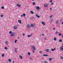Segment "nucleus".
<instances>
[{"label": "nucleus", "instance_id": "obj_1", "mask_svg": "<svg viewBox=\"0 0 63 63\" xmlns=\"http://www.w3.org/2000/svg\"><path fill=\"white\" fill-rule=\"evenodd\" d=\"M60 49L62 51H63V46H62L60 48Z\"/></svg>", "mask_w": 63, "mask_h": 63}, {"label": "nucleus", "instance_id": "obj_2", "mask_svg": "<svg viewBox=\"0 0 63 63\" xmlns=\"http://www.w3.org/2000/svg\"><path fill=\"white\" fill-rule=\"evenodd\" d=\"M15 33L14 32H12V33L10 35V36H13L15 35Z\"/></svg>", "mask_w": 63, "mask_h": 63}, {"label": "nucleus", "instance_id": "obj_3", "mask_svg": "<svg viewBox=\"0 0 63 63\" xmlns=\"http://www.w3.org/2000/svg\"><path fill=\"white\" fill-rule=\"evenodd\" d=\"M48 5V4H45L44 5V7H47Z\"/></svg>", "mask_w": 63, "mask_h": 63}, {"label": "nucleus", "instance_id": "obj_4", "mask_svg": "<svg viewBox=\"0 0 63 63\" xmlns=\"http://www.w3.org/2000/svg\"><path fill=\"white\" fill-rule=\"evenodd\" d=\"M35 9H40V7L39 6H37L35 7Z\"/></svg>", "mask_w": 63, "mask_h": 63}, {"label": "nucleus", "instance_id": "obj_5", "mask_svg": "<svg viewBox=\"0 0 63 63\" xmlns=\"http://www.w3.org/2000/svg\"><path fill=\"white\" fill-rule=\"evenodd\" d=\"M32 48L33 49V50H35V49L36 48H35V46H32Z\"/></svg>", "mask_w": 63, "mask_h": 63}, {"label": "nucleus", "instance_id": "obj_6", "mask_svg": "<svg viewBox=\"0 0 63 63\" xmlns=\"http://www.w3.org/2000/svg\"><path fill=\"white\" fill-rule=\"evenodd\" d=\"M59 22V21L58 20H57L55 21V23L56 24H57Z\"/></svg>", "mask_w": 63, "mask_h": 63}, {"label": "nucleus", "instance_id": "obj_7", "mask_svg": "<svg viewBox=\"0 0 63 63\" xmlns=\"http://www.w3.org/2000/svg\"><path fill=\"white\" fill-rule=\"evenodd\" d=\"M52 59H53V58H49V59L48 60H49V61H51V60H52Z\"/></svg>", "mask_w": 63, "mask_h": 63}, {"label": "nucleus", "instance_id": "obj_8", "mask_svg": "<svg viewBox=\"0 0 63 63\" xmlns=\"http://www.w3.org/2000/svg\"><path fill=\"white\" fill-rule=\"evenodd\" d=\"M5 44H6V45H8V44H9V42L8 41H5Z\"/></svg>", "mask_w": 63, "mask_h": 63}, {"label": "nucleus", "instance_id": "obj_9", "mask_svg": "<svg viewBox=\"0 0 63 63\" xmlns=\"http://www.w3.org/2000/svg\"><path fill=\"white\" fill-rule=\"evenodd\" d=\"M17 27L16 26H15L14 27V29H17Z\"/></svg>", "mask_w": 63, "mask_h": 63}, {"label": "nucleus", "instance_id": "obj_10", "mask_svg": "<svg viewBox=\"0 0 63 63\" xmlns=\"http://www.w3.org/2000/svg\"><path fill=\"white\" fill-rule=\"evenodd\" d=\"M18 22H19V23H20L21 24V21L20 20H18Z\"/></svg>", "mask_w": 63, "mask_h": 63}, {"label": "nucleus", "instance_id": "obj_11", "mask_svg": "<svg viewBox=\"0 0 63 63\" xmlns=\"http://www.w3.org/2000/svg\"><path fill=\"white\" fill-rule=\"evenodd\" d=\"M31 13L32 14H34V12H33L32 11H31Z\"/></svg>", "mask_w": 63, "mask_h": 63}, {"label": "nucleus", "instance_id": "obj_12", "mask_svg": "<svg viewBox=\"0 0 63 63\" xmlns=\"http://www.w3.org/2000/svg\"><path fill=\"white\" fill-rule=\"evenodd\" d=\"M42 24H43L44 25H45V22H42Z\"/></svg>", "mask_w": 63, "mask_h": 63}, {"label": "nucleus", "instance_id": "obj_13", "mask_svg": "<svg viewBox=\"0 0 63 63\" xmlns=\"http://www.w3.org/2000/svg\"><path fill=\"white\" fill-rule=\"evenodd\" d=\"M27 27L29 28H30V25L29 24L27 25Z\"/></svg>", "mask_w": 63, "mask_h": 63}, {"label": "nucleus", "instance_id": "obj_14", "mask_svg": "<svg viewBox=\"0 0 63 63\" xmlns=\"http://www.w3.org/2000/svg\"><path fill=\"white\" fill-rule=\"evenodd\" d=\"M43 56H48V55H47L44 54L43 55Z\"/></svg>", "mask_w": 63, "mask_h": 63}, {"label": "nucleus", "instance_id": "obj_15", "mask_svg": "<svg viewBox=\"0 0 63 63\" xmlns=\"http://www.w3.org/2000/svg\"><path fill=\"white\" fill-rule=\"evenodd\" d=\"M36 16H37V17L38 18H40V16H38L37 14H36Z\"/></svg>", "mask_w": 63, "mask_h": 63}, {"label": "nucleus", "instance_id": "obj_16", "mask_svg": "<svg viewBox=\"0 0 63 63\" xmlns=\"http://www.w3.org/2000/svg\"><path fill=\"white\" fill-rule=\"evenodd\" d=\"M56 49V48H55L54 49H51V50H52V51H54V50H55Z\"/></svg>", "mask_w": 63, "mask_h": 63}, {"label": "nucleus", "instance_id": "obj_17", "mask_svg": "<svg viewBox=\"0 0 63 63\" xmlns=\"http://www.w3.org/2000/svg\"><path fill=\"white\" fill-rule=\"evenodd\" d=\"M16 5H17V6L19 7H20V5H19L18 4H17Z\"/></svg>", "mask_w": 63, "mask_h": 63}, {"label": "nucleus", "instance_id": "obj_18", "mask_svg": "<svg viewBox=\"0 0 63 63\" xmlns=\"http://www.w3.org/2000/svg\"><path fill=\"white\" fill-rule=\"evenodd\" d=\"M19 57H20V58H21V59H22V58H23L22 57V56H21L20 55Z\"/></svg>", "mask_w": 63, "mask_h": 63}, {"label": "nucleus", "instance_id": "obj_19", "mask_svg": "<svg viewBox=\"0 0 63 63\" xmlns=\"http://www.w3.org/2000/svg\"><path fill=\"white\" fill-rule=\"evenodd\" d=\"M9 34H12V31H10L9 32Z\"/></svg>", "mask_w": 63, "mask_h": 63}, {"label": "nucleus", "instance_id": "obj_20", "mask_svg": "<svg viewBox=\"0 0 63 63\" xmlns=\"http://www.w3.org/2000/svg\"><path fill=\"white\" fill-rule=\"evenodd\" d=\"M8 60L10 62H11V59H8Z\"/></svg>", "mask_w": 63, "mask_h": 63}, {"label": "nucleus", "instance_id": "obj_21", "mask_svg": "<svg viewBox=\"0 0 63 63\" xmlns=\"http://www.w3.org/2000/svg\"><path fill=\"white\" fill-rule=\"evenodd\" d=\"M54 41H56V37L54 38Z\"/></svg>", "mask_w": 63, "mask_h": 63}, {"label": "nucleus", "instance_id": "obj_22", "mask_svg": "<svg viewBox=\"0 0 63 63\" xmlns=\"http://www.w3.org/2000/svg\"><path fill=\"white\" fill-rule=\"evenodd\" d=\"M58 31H56V32L55 33V34H57V33H58Z\"/></svg>", "mask_w": 63, "mask_h": 63}, {"label": "nucleus", "instance_id": "obj_23", "mask_svg": "<svg viewBox=\"0 0 63 63\" xmlns=\"http://www.w3.org/2000/svg\"><path fill=\"white\" fill-rule=\"evenodd\" d=\"M4 54H3L2 55V57H4Z\"/></svg>", "mask_w": 63, "mask_h": 63}, {"label": "nucleus", "instance_id": "obj_24", "mask_svg": "<svg viewBox=\"0 0 63 63\" xmlns=\"http://www.w3.org/2000/svg\"><path fill=\"white\" fill-rule=\"evenodd\" d=\"M31 26L32 27H34V25H33V24H31Z\"/></svg>", "mask_w": 63, "mask_h": 63}, {"label": "nucleus", "instance_id": "obj_25", "mask_svg": "<svg viewBox=\"0 0 63 63\" xmlns=\"http://www.w3.org/2000/svg\"><path fill=\"white\" fill-rule=\"evenodd\" d=\"M62 35V34L59 33L58 34V36H60L61 35Z\"/></svg>", "mask_w": 63, "mask_h": 63}, {"label": "nucleus", "instance_id": "obj_26", "mask_svg": "<svg viewBox=\"0 0 63 63\" xmlns=\"http://www.w3.org/2000/svg\"><path fill=\"white\" fill-rule=\"evenodd\" d=\"M47 52H48V51H49V49H47Z\"/></svg>", "mask_w": 63, "mask_h": 63}, {"label": "nucleus", "instance_id": "obj_27", "mask_svg": "<svg viewBox=\"0 0 63 63\" xmlns=\"http://www.w3.org/2000/svg\"><path fill=\"white\" fill-rule=\"evenodd\" d=\"M61 59H63V58L62 57H61V58H60Z\"/></svg>", "mask_w": 63, "mask_h": 63}, {"label": "nucleus", "instance_id": "obj_28", "mask_svg": "<svg viewBox=\"0 0 63 63\" xmlns=\"http://www.w3.org/2000/svg\"><path fill=\"white\" fill-rule=\"evenodd\" d=\"M23 16H26V14H23Z\"/></svg>", "mask_w": 63, "mask_h": 63}, {"label": "nucleus", "instance_id": "obj_29", "mask_svg": "<svg viewBox=\"0 0 63 63\" xmlns=\"http://www.w3.org/2000/svg\"><path fill=\"white\" fill-rule=\"evenodd\" d=\"M62 40H60L59 41V42H62Z\"/></svg>", "mask_w": 63, "mask_h": 63}, {"label": "nucleus", "instance_id": "obj_30", "mask_svg": "<svg viewBox=\"0 0 63 63\" xmlns=\"http://www.w3.org/2000/svg\"><path fill=\"white\" fill-rule=\"evenodd\" d=\"M17 41L16 40L15 41V43H16V42H17Z\"/></svg>", "mask_w": 63, "mask_h": 63}, {"label": "nucleus", "instance_id": "obj_31", "mask_svg": "<svg viewBox=\"0 0 63 63\" xmlns=\"http://www.w3.org/2000/svg\"><path fill=\"white\" fill-rule=\"evenodd\" d=\"M28 55H30V53L29 52L28 53Z\"/></svg>", "mask_w": 63, "mask_h": 63}, {"label": "nucleus", "instance_id": "obj_32", "mask_svg": "<svg viewBox=\"0 0 63 63\" xmlns=\"http://www.w3.org/2000/svg\"><path fill=\"white\" fill-rule=\"evenodd\" d=\"M4 48L5 49H8V48L6 47H5Z\"/></svg>", "mask_w": 63, "mask_h": 63}, {"label": "nucleus", "instance_id": "obj_33", "mask_svg": "<svg viewBox=\"0 0 63 63\" xmlns=\"http://www.w3.org/2000/svg\"><path fill=\"white\" fill-rule=\"evenodd\" d=\"M44 62L45 63H48L46 61H45Z\"/></svg>", "mask_w": 63, "mask_h": 63}, {"label": "nucleus", "instance_id": "obj_34", "mask_svg": "<svg viewBox=\"0 0 63 63\" xmlns=\"http://www.w3.org/2000/svg\"><path fill=\"white\" fill-rule=\"evenodd\" d=\"M42 51H40L39 53H42Z\"/></svg>", "mask_w": 63, "mask_h": 63}, {"label": "nucleus", "instance_id": "obj_35", "mask_svg": "<svg viewBox=\"0 0 63 63\" xmlns=\"http://www.w3.org/2000/svg\"><path fill=\"white\" fill-rule=\"evenodd\" d=\"M1 8L2 9H4V7L3 6H2L1 7Z\"/></svg>", "mask_w": 63, "mask_h": 63}, {"label": "nucleus", "instance_id": "obj_36", "mask_svg": "<svg viewBox=\"0 0 63 63\" xmlns=\"http://www.w3.org/2000/svg\"><path fill=\"white\" fill-rule=\"evenodd\" d=\"M28 37H31L30 35H28Z\"/></svg>", "mask_w": 63, "mask_h": 63}, {"label": "nucleus", "instance_id": "obj_37", "mask_svg": "<svg viewBox=\"0 0 63 63\" xmlns=\"http://www.w3.org/2000/svg\"><path fill=\"white\" fill-rule=\"evenodd\" d=\"M1 17H3V15H2L0 16Z\"/></svg>", "mask_w": 63, "mask_h": 63}, {"label": "nucleus", "instance_id": "obj_38", "mask_svg": "<svg viewBox=\"0 0 63 63\" xmlns=\"http://www.w3.org/2000/svg\"><path fill=\"white\" fill-rule=\"evenodd\" d=\"M44 39L46 41V40H47V38H44Z\"/></svg>", "mask_w": 63, "mask_h": 63}, {"label": "nucleus", "instance_id": "obj_39", "mask_svg": "<svg viewBox=\"0 0 63 63\" xmlns=\"http://www.w3.org/2000/svg\"><path fill=\"white\" fill-rule=\"evenodd\" d=\"M52 0H51L50 1V3H51L52 2Z\"/></svg>", "mask_w": 63, "mask_h": 63}, {"label": "nucleus", "instance_id": "obj_40", "mask_svg": "<svg viewBox=\"0 0 63 63\" xmlns=\"http://www.w3.org/2000/svg\"><path fill=\"white\" fill-rule=\"evenodd\" d=\"M33 4L34 5H35V2H33Z\"/></svg>", "mask_w": 63, "mask_h": 63}, {"label": "nucleus", "instance_id": "obj_41", "mask_svg": "<svg viewBox=\"0 0 63 63\" xmlns=\"http://www.w3.org/2000/svg\"><path fill=\"white\" fill-rule=\"evenodd\" d=\"M15 52L16 53H17V51H16V50H15Z\"/></svg>", "mask_w": 63, "mask_h": 63}, {"label": "nucleus", "instance_id": "obj_42", "mask_svg": "<svg viewBox=\"0 0 63 63\" xmlns=\"http://www.w3.org/2000/svg\"><path fill=\"white\" fill-rule=\"evenodd\" d=\"M34 17H32L31 18V19H34Z\"/></svg>", "mask_w": 63, "mask_h": 63}, {"label": "nucleus", "instance_id": "obj_43", "mask_svg": "<svg viewBox=\"0 0 63 63\" xmlns=\"http://www.w3.org/2000/svg\"><path fill=\"white\" fill-rule=\"evenodd\" d=\"M32 58H30V60H32Z\"/></svg>", "mask_w": 63, "mask_h": 63}, {"label": "nucleus", "instance_id": "obj_44", "mask_svg": "<svg viewBox=\"0 0 63 63\" xmlns=\"http://www.w3.org/2000/svg\"><path fill=\"white\" fill-rule=\"evenodd\" d=\"M52 10V8H50V10Z\"/></svg>", "mask_w": 63, "mask_h": 63}, {"label": "nucleus", "instance_id": "obj_45", "mask_svg": "<svg viewBox=\"0 0 63 63\" xmlns=\"http://www.w3.org/2000/svg\"><path fill=\"white\" fill-rule=\"evenodd\" d=\"M53 20H52V19H51V21H53Z\"/></svg>", "mask_w": 63, "mask_h": 63}, {"label": "nucleus", "instance_id": "obj_46", "mask_svg": "<svg viewBox=\"0 0 63 63\" xmlns=\"http://www.w3.org/2000/svg\"><path fill=\"white\" fill-rule=\"evenodd\" d=\"M42 35L43 36H44V35H45V34H44V33H43L42 34Z\"/></svg>", "mask_w": 63, "mask_h": 63}, {"label": "nucleus", "instance_id": "obj_47", "mask_svg": "<svg viewBox=\"0 0 63 63\" xmlns=\"http://www.w3.org/2000/svg\"><path fill=\"white\" fill-rule=\"evenodd\" d=\"M52 16H51L50 17V18H51V17H52Z\"/></svg>", "mask_w": 63, "mask_h": 63}, {"label": "nucleus", "instance_id": "obj_48", "mask_svg": "<svg viewBox=\"0 0 63 63\" xmlns=\"http://www.w3.org/2000/svg\"><path fill=\"white\" fill-rule=\"evenodd\" d=\"M32 35H33V34H31L30 35V36H32Z\"/></svg>", "mask_w": 63, "mask_h": 63}, {"label": "nucleus", "instance_id": "obj_49", "mask_svg": "<svg viewBox=\"0 0 63 63\" xmlns=\"http://www.w3.org/2000/svg\"><path fill=\"white\" fill-rule=\"evenodd\" d=\"M21 17H23V15H21Z\"/></svg>", "mask_w": 63, "mask_h": 63}, {"label": "nucleus", "instance_id": "obj_50", "mask_svg": "<svg viewBox=\"0 0 63 63\" xmlns=\"http://www.w3.org/2000/svg\"><path fill=\"white\" fill-rule=\"evenodd\" d=\"M55 28L54 27L53 30H55Z\"/></svg>", "mask_w": 63, "mask_h": 63}, {"label": "nucleus", "instance_id": "obj_51", "mask_svg": "<svg viewBox=\"0 0 63 63\" xmlns=\"http://www.w3.org/2000/svg\"><path fill=\"white\" fill-rule=\"evenodd\" d=\"M51 5H53V3H51Z\"/></svg>", "mask_w": 63, "mask_h": 63}, {"label": "nucleus", "instance_id": "obj_52", "mask_svg": "<svg viewBox=\"0 0 63 63\" xmlns=\"http://www.w3.org/2000/svg\"><path fill=\"white\" fill-rule=\"evenodd\" d=\"M23 36H24V33H23Z\"/></svg>", "mask_w": 63, "mask_h": 63}, {"label": "nucleus", "instance_id": "obj_53", "mask_svg": "<svg viewBox=\"0 0 63 63\" xmlns=\"http://www.w3.org/2000/svg\"><path fill=\"white\" fill-rule=\"evenodd\" d=\"M62 24H63V22H62Z\"/></svg>", "mask_w": 63, "mask_h": 63}, {"label": "nucleus", "instance_id": "obj_54", "mask_svg": "<svg viewBox=\"0 0 63 63\" xmlns=\"http://www.w3.org/2000/svg\"><path fill=\"white\" fill-rule=\"evenodd\" d=\"M16 48L15 49V50H16Z\"/></svg>", "mask_w": 63, "mask_h": 63}, {"label": "nucleus", "instance_id": "obj_55", "mask_svg": "<svg viewBox=\"0 0 63 63\" xmlns=\"http://www.w3.org/2000/svg\"><path fill=\"white\" fill-rule=\"evenodd\" d=\"M32 52H33V53L34 52V51H32Z\"/></svg>", "mask_w": 63, "mask_h": 63}, {"label": "nucleus", "instance_id": "obj_56", "mask_svg": "<svg viewBox=\"0 0 63 63\" xmlns=\"http://www.w3.org/2000/svg\"><path fill=\"white\" fill-rule=\"evenodd\" d=\"M18 39H19V37H18Z\"/></svg>", "mask_w": 63, "mask_h": 63}, {"label": "nucleus", "instance_id": "obj_57", "mask_svg": "<svg viewBox=\"0 0 63 63\" xmlns=\"http://www.w3.org/2000/svg\"><path fill=\"white\" fill-rule=\"evenodd\" d=\"M62 21V20H60V21Z\"/></svg>", "mask_w": 63, "mask_h": 63}, {"label": "nucleus", "instance_id": "obj_58", "mask_svg": "<svg viewBox=\"0 0 63 63\" xmlns=\"http://www.w3.org/2000/svg\"><path fill=\"white\" fill-rule=\"evenodd\" d=\"M13 63H14V61H13Z\"/></svg>", "mask_w": 63, "mask_h": 63}, {"label": "nucleus", "instance_id": "obj_59", "mask_svg": "<svg viewBox=\"0 0 63 63\" xmlns=\"http://www.w3.org/2000/svg\"><path fill=\"white\" fill-rule=\"evenodd\" d=\"M32 1H34V0H32Z\"/></svg>", "mask_w": 63, "mask_h": 63}, {"label": "nucleus", "instance_id": "obj_60", "mask_svg": "<svg viewBox=\"0 0 63 63\" xmlns=\"http://www.w3.org/2000/svg\"><path fill=\"white\" fill-rule=\"evenodd\" d=\"M62 37H63V35L62 36Z\"/></svg>", "mask_w": 63, "mask_h": 63}]
</instances>
